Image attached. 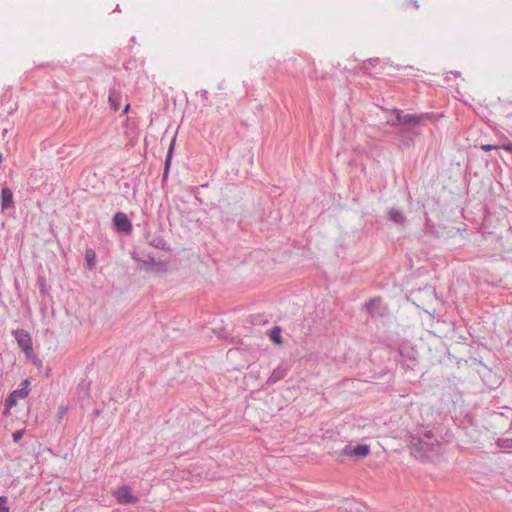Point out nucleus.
Here are the masks:
<instances>
[{"label": "nucleus", "instance_id": "1", "mask_svg": "<svg viewBox=\"0 0 512 512\" xmlns=\"http://www.w3.org/2000/svg\"><path fill=\"white\" fill-rule=\"evenodd\" d=\"M438 444V441L433 437L429 431L424 434L423 437L412 436L410 441V449L415 457L423 458L427 454L434 450V446Z\"/></svg>", "mask_w": 512, "mask_h": 512}, {"label": "nucleus", "instance_id": "2", "mask_svg": "<svg viewBox=\"0 0 512 512\" xmlns=\"http://www.w3.org/2000/svg\"><path fill=\"white\" fill-rule=\"evenodd\" d=\"M433 117L434 115L432 113H398V121H402V126L410 130H415L417 126L426 124V122L431 120Z\"/></svg>", "mask_w": 512, "mask_h": 512}, {"label": "nucleus", "instance_id": "3", "mask_svg": "<svg viewBox=\"0 0 512 512\" xmlns=\"http://www.w3.org/2000/svg\"><path fill=\"white\" fill-rule=\"evenodd\" d=\"M29 380L28 379H25L21 382V387L16 389V390H13L9 395L8 397L6 398L5 400V408L3 410V415L7 416L9 415L10 413V409L12 407H14L16 404H17V400L20 398V399H24L26 397H28L29 395Z\"/></svg>", "mask_w": 512, "mask_h": 512}, {"label": "nucleus", "instance_id": "4", "mask_svg": "<svg viewBox=\"0 0 512 512\" xmlns=\"http://www.w3.org/2000/svg\"><path fill=\"white\" fill-rule=\"evenodd\" d=\"M366 309L372 317H385L389 310L380 297L371 299L366 303Z\"/></svg>", "mask_w": 512, "mask_h": 512}, {"label": "nucleus", "instance_id": "5", "mask_svg": "<svg viewBox=\"0 0 512 512\" xmlns=\"http://www.w3.org/2000/svg\"><path fill=\"white\" fill-rule=\"evenodd\" d=\"M113 227L117 232L130 234L132 232V223L128 216L123 212H117L112 219Z\"/></svg>", "mask_w": 512, "mask_h": 512}, {"label": "nucleus", "instance_id": "6", "mask_svg": "<svg viewBox=\"0 0 512 512\" xmlns=\"http://www.w3.org/2000/svg\"><path fill=\"white\" fill-rule=\"evenodd\" d=\"M15 340L18 346L24 351L28 353L32 351V340L30 334L24 329H17L13 331Z\"/></svg>", "mask_w": 512, "mask_h": 512}, {"label": "nucleus", "instance_id": "7", "mask_svg": "<svg viewBox=\"0 0 512 512\" xmlns=\"http://www.w3.org/2000/svg\"><path fill=\"white\" fill-rule=\"evenodd\" d=\"M370 453V447L366 444H359L357 446H352L351 444L346 445L342 454L346 456H354L358 459L366 457Z\"/></svg>", "mask_w": 512, "mask_h": 512}, {"label": "nucleus", "instance_id": "8", "mask_svg": "<svg viewBox=\"0 0 512 512\" xmlns=\"http://www.w3.org/2000/svg\"><path fill=\"white\" fill-rule=\"evenodd\" d=\"M114 495L118 503L123 505L135 504L138 502V497L131 493L129 486H122L118 488Z\"/></svg>", "mask_w": 512, "mask_h": 512}, {"label": "nucleus", "instance_id": "9", "mask_svg": "<svg viewBox=\"0 0 512 512\" xmlns=\"http://www.w3.org/2000/svg\"><path fill=\"white\" fill-rule=\"evenodd\" d=\"M0 200H1L0 206H1L2 212L14 207L13 192L10 188H8V187L2 188Z\"/></svg>", "mask_w": 512, "mask_h": 512}, {"label": "nucleus", "instance_id": "10", "mask_svg": "<svg viewBox=\"0 0 512 512\" xmlns=\"http://www.w3.org/2000/svg\"><path fill=\"white\" fill-rule=\"evenodd\" d=\"M132 258L140 263V269H144L146 271H149V265H153L156 268V271H158L160 267L163 268L165 266L164 263L157 262L156 259L151 255H148L147 259H140L135 253H133Z\"/></svg>", "mask_w": 512, "mask_h": 512}, {"label": "nucleus", "instance_id": "11", "mask_svg": "<svg viewBox=\"0 0 512 512\" xmlns=\"http://www.w3.org/2000/svg\"><path fill=\"white\" fill-rule=\"evenodd\" d=\"M146 239H147L149 245H151L154 248L165 250V251L170 250V246L168 245V243L165 241V239L161 235L147 234Z\"/></svg>", "mask_w": 512, "mask_h": 512}, {"label": "nucleus", "instance_id": "12", "mask_svg": "<svg viewBox=\"0 0 512 512\" xmlns=\"http://www.w3.org/2000/svg\"><path fill=\"white\" fill-rule=\"evenodd\" d=\"M288 372V368L283 365H278L270 374L268 377L266 384L271 386L277 383L278 381L282 380Z\"/></svg>", "mask_w": 512, "mask_h": 512}, {"label": "nucleus", "instance_id": "13", "mask_svg": "<svg viewBox=\"0 0 512 512\" xmlns=\"http://www.w3.org/2000/svg\"><path fill=\"white\" fill-rule=\"evenodd\" d=\"M418 134L419 132H417L416 130H410L403 126H401L398 131V135L401 138V141L406 146H410L411 143L413 142V136H416Z\"/></svg>", "mask_w": 512, "mask_h": 512}, {"label": "nucleus", "instance_id": "14", "mask_svg": "<svg viewBox=\"0 0 512 512\" xmlns=\"http://www.w3.org/2000/svg\"><path fill=\"white\" fill-rule=\"evenodd\" d=\"M121 98V93L117 91L115 88H111L109 90L108 101L110 103L111 109L117 111L120 108Z\"/></svg>", "mask_w": 512, "mask_h": 512}, {"label": "nucleus", "instance_id": "15", "mask_svg": "<svg viewBox=\"0 0 512 512\" xmlns=\"http://www.w3.org/2000/svg\"><path fill=\"white\" fill-rule=\"evenodd\" d=\"M387 215H388V219L395 224L401 225V224L405 223V220H406L405 216L403 215V213L400 210H398L396 208H390L388 210Z\"/></svg>", "mask_w": 512, "mask_h": 512}, {"label": "nucleus", "instance_id": "16", "mask_svg": "<svg viewBox=\"0 0 512 512\" xmlns=\"http://www.w3.org/2000/svg\"><path fill=\"white\" fill-rule=\"evenodd\" d=\"M174 141L173 140L170 144V147L168 149L166 159H165V167H164V173H163V179H166L169 173L170 165H171V159L173 155V149H174Z\"/></svg>", "mask_w": 512, "mask_h": 512}, {"label": "nucleus", "instance_id": "17", "mask_svg": "<svg viewBox=\"0 0 512 512\" xmlns=\"http://www.w3.org/2000/svg\"><path fill=\"white\" fill-rule=\"evenodd\" d=\"M85 260L90 269L96 265V253L92 248H87L85 251Z\"/></svg>", "mask_w": 512, "mask_h": 512}, {"label": "nucleus", "instance_id": "18", "mask_svg": "<svg viewBox=\"0 0 512 512\" xmlns=\"http://www.w3.org/2000/svg\"><path fill=\"white\" fill-rule=\"evenodd\" d=\"M378 63H379V58H369L363 62L362 66L360 67V70L365 74H369V66L374 67Z\"/></svg>", "mask_w": 512, "mask_h": 512}, {"label": "nucleus", "instance_id": "19", "mask_svg": "<svg viewBox=\"0 0 512 512\" xmlns=\"http://www.w3.org/2000/svg\"><path fill=\"white\" fill-rule=\"evenodd\" d=\"M270 340L276 344L282 343L280 327H274L269 333Z\"/></svg>", "mask_w": 512, "mask_h": 512}, {"label": "nucleus", "instance_id": "20", "mask_svg": "<svg viewBox=\"0 0 512 512\" xmlns=\"http://www.w3.org/2000/svg\"><path fill=\"white\" fill-rule=\"evenodd\" d=\"M496 444L502 449H512V438H499Z\"/></svg>", "mask_w": 512, "mask_h": 512}, {"label": "nucleus", "instance_id": "21", "mask_svg": "<svg viewBox=\"0 0 512 512\" xmlns=\"http://www.w3.org/2000/svg\"><path fill=\"white\" fill-rule=\"evenodd\" d=\"M392 112L395 114V118L392 120H388L387 124L390 126H402V121H398V113H403L402 110L393 109Z\"/></svg>", "mask_w": 512, "mask_h": 512}, {"label": "nucleus", "instance_id": "22", "mask_svg": "<svg viewBox=\"0 0 512 512\" xmlns=\"http://www.w3.org/2000/svg\"><path fill=\"white\" fill-rule=\"evenodd\" d=\"M7 498L0 496V512H9V508L6 506Z\"/></svg>", "mask_w": 512, "mask_h": 512}, {"label": "nucleus", "instance_id": "23", "mask_svg": "<svg viewBox=\"0 0 512 512\" xmlns=\"http://www.w3.org/2000/svg\"><path fill=\"white\" fill-rule=\"evenodd\" d=\"M23 435H24V430H17V431H15L12 434L13 441L16 442V443L19 442L22 439Z\"/></svg>", "mask_w": 512, "mask_h": 512}, {"label": "nucleus", "instance_id": "24", "mask_svg": "<svg viewBox=\"0 0 512 512\" xmlns=\"http://www.w3.org/2000/svg\"><path fill=\"white\" fill-rule=\"evenodd\" d=\"M481 149L486 151V152H489L491 150L500 149V146L499 145L484 144V145L481 146Z\"/></svg>", "mask_w": 512, "mask_h": 512}, {"label": "nucleus", "instance_id": "25", "mask_svg": "<svg viewBox=\"0 0 512 512\" xmlns=\"http://www.w3.org/2000/svg\"><path fill=\"white\" fill-rule=\"evenodd\" d=\"M500 148L512 153V143L511 142L500 146Z\"/></svg>", "mask_w": 512, "mask_h": 512}, {"label": "nucleus", "instance_id": "26", "mask_svg": "<svg viewBox=\"0 0 512 512\" xmlns=\"http://www.w3.org/2000/svg\"><path fill=\"white\" fill-rule=\"evenodd\" d=\"M409 2L415 9H419L420 6L417 0H409Z\"/></svg>", "mask_w": 512, "mask_h": 512}, {"label": "nucleus", "instance_id": "27", "mask_svg": "<svg viewBox=\"0 0 512 512\" xmlns=\"http://www.w3.org/2000/svg\"><path fill=\"white\" fill-rule=\"evenodd\" d=\"M129 109V104H126L125 107H124V110H123V113H126Z\"/></svg>", "mask_w": 512, "mask_h": 512}, {"label": "nucleus", "instance_id": "28", "mask_svg": "<svg viewBox=\"0 0 512 512\" xmlns=\"http://www.w3.org/2000/svg\"><path fill=\"white\" fill-rule=\"evenodd\" d=\"M2 153L0 152V164L2 163Z\"/></svg>", "mask_w": 512, "mask_h": 512}, {"label": "nucleus", "instance_id": "29", "mask_svg": "<svg viewBox=\"0 0 512 512\" xmlns=\"http://www.w3.org/2000/svg\"><path fill=\"white\" fill-rule=\"evenodd\" d=\"M206 93H207V91H206V90H203V91H202V95H205Z\"/></svg>", "mask_w": 512, "mask_h": 512}]
</instances>
